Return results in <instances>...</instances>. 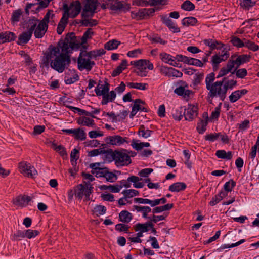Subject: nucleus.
<instances>
[{"instance_id": "nucleus-44", "label": "nucleus", "mask_w": 259, "mask_h": 259, "mask_svg": "<svg viewBox=\"0 0 259 259\" xmlns=\"http://www.w3.org/2000/svg\"><path fill=\"white\" fill-rule=\"evenodd\" d=\"M247 47L248 49L253 51H256L259 49L258 45H256L254 42L248 40L244 38V46Z\"/></svg>"}, {"instance_id": "nucleus-47", "label": "nucleus", "mask_w": 259, "mask_h": 259, "mask_svg": "<svg viewBox=\"0 0 259 259\" xmlns=\"http://www.w3.org/2000/svg\"><path fill=\"white\" fill-rule=\"evenodd\" d=\"M94 32L92 29L88 28L87 30L84 33L82 37L81 38V44L87 42L88 39L91 38L93 35Z\"/></svg>"}, {"instance_id": "nucleus-22", "label": "nucleus", "mask_w": 259, "mask_h": 259, "mask_svg": "<svg viewBox=\"0 0 259 259\" xmlns=\"http://www.w3.org/2000/svg\"><path fill=\"white\" fill-rule=\"evenodd\" d=\"M77 121L79 125L91 127H93L95 125L94 120L85 116L79 117Z\"/></svg>"}, {"instance_id": "nucleus-13", "label": "nucleus", "mask_w": 259, "mask_h": 259, "mask_svg": "<svg viewBox=\"0 0 259 259\" xmlns=\"http://www.w3.org/2000/svg\"><path fill=\"white\" fill-rule=\"evenodd\" d=\"M161 18L162 23L166 25L173 33H178L180 32V28L175 25L169 17L165 15H162L161 16Z\"/></svg>"}, {"instance_id": "nucleus-37", "label": "nucleus", "mask_w": 259, "mask_h": 259, "mask_svg": "<svg viewBox=\"0 0 259 259\" xmlns=\"http://www.w3.org/2000/svg\"><path fill=\"white\" fill-rule=\"evenodd\" d=\"M185 63L189 65H193L199 67H202L203 66V63L200 60L188 57L186 61H185Z\"/></svg>"}, {"instance_id": "nucleus-32", "label": "nucleus", "mask_w": 259, "mask_h": 259, "mask_svg": "<svg viewBox=\"0 0 259 259\" xmlns=\"http://www.w3.org/2000/svg\"><path fill=\"white\" fill-rule=\"evenodd\" d=\"M197 23V20L194 17H185L182 21L183 25L186 26H189L190 25L194 26Z\"/></svg>"}, {"instance_id": "nucleus-15", "label": "nucleus", "mask_w": 259, "mask_h": 259, "mask_svg": "<svg viewBox=\"0 0 259 259\" xmlns=\"http://www.w3.org/2000/svg\"><path fill=\"white\" fill-rule=\"evenodd\" d=\"M48 28V25H45L39 22L34 30V36L37 38H42L47 31Z\"/></svg>"}, {"instance_id": "nucleus-10", "label": "nucleus", "mask_w": 259, "mask_h": 259, "mask_svg": "<svg viewBox=\"0 0 259 259\" xmlns=\"http://www.w3.org/2000/svg\"><path fill=\"white\" fill-rule=\"evenodd\" d=\"M223 54L221 55H215L211 57V63L214 71L218 70L219 64L222 61H225L229 57L227 51H223Z\"/></svg>"}, {"instance_id": "nucleus-43", "label": "nucleus", "mask_w": 259, "mask_h": 259, "mask_svg": "<svg viewBox=\"0 0 259 259\" xmlns=\"http://www.w3.org/2000/svg\"><path fill=\"white\" fill-rule=\"evenodd\" d=\"M152 131L149 130H145V127L143 125H141L140 127L138 134L142 136L145 138H147L150 136Z\"/></svg>"}, {"instance_id": "nucleus-11", "label": "nucleus", "mask_w": 259, "mask_h": 259, "mask_svg": "<svg viewBox=\"0 0 259 259\" xmlns=\"http://www.w3.org/2000/svg\"><path fill=\"white\" fill-rule=\"evenodd\" d=\"M186 113H184L185 120L192 121L195 119L198 115V107L195 105L189 104L186 109Z\"/></svg>"}, {"instance_id": "nucleus-50", "label": "nucleus", "mask_w": 259, "mask_h": 259, "mask_svg": "<svg viewBox=\"0 0 259 259\" xmlns=\"http://www.w3.org/2000/svg\"><path fill=\"white\" fill-rule=\"evenodd\" d=\"M81 24L84 26H94L98 24V21L96 19H84L81 20Z\"/></svg>"}, {"instance_id": "nucleus-2", "label": "nucleus", "mask_w": 259, "mask_h": 259, "mask_svg": "<svg viewBox=\"0 0 259 259\" xmlns=\"http://www.w3.org/2000/svg\"><path fill=\"white\" fill-rule=\"evenodd\" d=\"M92 58L87 51H81L77 59V67L80 71L85 69L87 71L92 70L95 65Z\"/></svg>"}, {"instance_id": "nucleus-54", "label": "nucleus", "mask_w": 259, "mask_h": 259, "mask_svg": "<svg viewBox=\"0 0 259 259\" xmlns=\"http://www.w3.org/2000/svg\"><path fill=\"white\" fill-rule=\"evenodd\" d=\"M94 211L97 215H101L106 213V208L102 205H96L94 208Z\"/></svg>"}, {"instance_id": "nucleus-25", "label": "nucleus", "mask_w": 259, "mask_h": 259, "mask_svg": "<svg viewBox=\"0 0 259 259\" xmlns=\"http://www.w3.org/2000/svg\"><path fill=\"white\" fill-rule=\"evenodd\" d=\"M132 214L127 210H122L119 214L120 221L128 223L132 219Z\"/></svg>"}, {"instance_id": "nucleus-49", "label": "nucleus", "mask_w": 259, "mask_h": 259, "mask_svg": "<svg viewBox=\"0 0 259 259\" xmlns=\"http://www.w3.org/2000/svg\"><path fill=\"white\" fill-rule=\"evenodd\" d=\"M240 6L246 9H249L255 4V2L252 0H240Z\"/></svg>"}, {"instance_id": "nucleus-18", "label": "nucleus", "mask_w": 259, "mask_h": 259, "mask_svg": "<svg viewBox=\"0 0 259 259\" xmlns=\"http://www.w3.org/2000/svg\"><path fill=\"white\" fill-rule=\"evenodd\" d=\"M100 4V3H98V0H87L84 8L87 11H91V15H94L96 12L97 6Z\"/></svg>"}, {"instance_id": "nucleus-35", "label": "nucleus", "mask_w": 259, "mask_h": 259, "mask_svg": "<svg viewBox=\"0 0 259 259\" xmlns=\"http://www.w3.org/2000/svg\"><path fill=\"white\" fill-rule=\"evenodd\" d=\"M132 147L137 150L142 149L144 147H148L150 146V144L148 142L138 143L136 140H133L132 143Z\"/></svg>"}, {"instance_id": "nucleus-8", "label": "nucleus", "mask_w": 259, "mask_h": 259, "mask_svg": "<svg viewBox=\"0 0 259 259\" xmlns=\"http://www.w3.org/2000/svg\"><path fill=\"white\" fill-rule=\"evenodd\" d=\"M64 12L61 18L57 28V32L58 34H61L63 32L67 23L69 16L70 6H68L66 4L63 5Z\"/></svg>"}, {"instance_id": "nucleus-9", "label": "nucleus", "mask_w": 259, "mask_h": 259, "mask_svg": "<svg viewBox=\"0 0 259 259\" xmlns=\"http://www.w3.org/2000/svg\"><path fill=\"white\" fill-rule=\"evenodd\" d=\"M108 6L109 9L113 11L123 10L128 11L131 8L129 4L123 3L119 0H109Z\"/></svg>"}, {"instance_id": "nucleus-36", "label": "nucleus", "mask_w": 259, "mask_h": 259, "mask_svg": "<svg viewBox=\"0 0 259 259\" xmlns=\"http://www.w3.org/2000/svg\"><path fill=\"white\" fill-rule=\"evenodd\" d=\"M144 12L143 9H140L138 12L132 11L131 12V17L133 19H136L138 20H142L145 17Z\"/></svg>"}, {"instance_id": "nucleus-42", "label": "nucleus", "mask_w": 259, "mask_h": 259, "mask_svg": "<svg viewBox=\"0 0 259 259\" xmlns=\"http://www.w3.org/2000/svg\"><path fill=\"white\" fill-rule=\"evenodd\" d=\"M207 124V119L203 120L201 119L199 122L197 123V130L199 133L202 134L203 133L205 130L206 126Z\"/></svg>"}, {"instance_id": "nucleus-14", "label": "nucleus", "mask_w": 259, "mask_h": 259, "mask_svg": "<svg viewBox=\"0 0 259 259\" xmlns=\"http://www.w3.org/2000/svg\"><path fill=\"white\" fill-rule=\"evenodd\" d=\"M127 138H123L119 135L109 136L107 138V142L112 145L120 146L124 142L128 143Z\"/></svg>"}, {"instance_id": "nucleus-12", "label": "nucleus", "mask_w": 259, "mask_h": 259, "mask_svg": "<svg viewBox=\"0 0 259 259\" xmlns=\"http://www.w3.org/2000/svg\"><path fill=\"white\" fill-rule=\"evenodd\" d=\"M31 200V198L27 195H19L13 201V204L16 206L23 207L26 206Z\"/></svg>"}, {"instance_id": "nucleus-64", "label": "nucleus", "mask_w": 259, "mask_h": 259, "mask_svg": "<svg viewBox=\"0 0 259 259\" xmlns=\"http://www.w3.org/2000/svg\"><path fill=\"white\" fill-rule=\"evenodd\" d=\"M104 178L107 181L113 182L116 179V176L112 172H109L108 170L107 171Z\"/></svg>"}, {"instance_id": "nucleus-57", "label": "nucleus", "mask_w": 259, "mask_h": 259, "mask_svg": "<svg viewBox=\"0 0 259 259\" xmlns=\"http://www.w3.org/2000/svg\"><path fill=\"white\" fill-rule=\"evenodd\" d=\"M105 53V51L103 49H99L88 52V53L92 58H96L98 56H100L103 54H104Z\"/></svg>"}, {"instance_id": "nucleus-17", "label": "nucleus", "mask_w": 259, "mask_h": 259, "mask_svg": "<svg viewBox=\"0 0 259 259\" xmlns=\"http://www.w3.org/2000/svg\"><path fill=\"white\" fill-rule=\"evenodd\" d=\"M233 62L232 61L231 59H230L226 65V66L222 67L220 70L218 76H217V78H219L221 77H223L226 74H227L229 72H232L233 71V69L235 67L234 66Z\"/></svg>"}, {"instance_id": "nucleus-56", "label": "nucleus", "mask_w": 259, "mask_h": 259, "mask_svg": "<svg viewBox=\"0 0 259 259\" xmlns=\"http://www.w3.org/2000/svg\"><path fill=\"white\" fill-rule=\"evenodd\" d=\"M135 230L136 231H140L142 232H146L148 231L149 229L147 227L146 223L141 224L138 223L135 226Z\"/></svg>"}, {"instance_id": "nucleus-30", "label": "nucleus", "mask_w": 259, "mask_h": 259, "mask_svg": "<svg viewBox=\"0 0 259 259\" xmlns=\"http://www.w3.org/2000/svg\"><path fill=\"white\" fill-rule=\"evenodd\" d=\"M215 155L219 158L225 159L227 160H230L232 158V154L231 151H229L227 153L224 150H219L217 151Z\"/></svg>"}, {"instance_id": "nucleus-29", "label": "nucleus", "mask_w": 259, "mask_h": 259, "mask_svg": "<svg viewBox=\"0 0 259 259\" xmlns=\"http://www.w3.org/2000/svg\"><path fill=\"white\" fill-rule=\"evenodd\" d=\"M147 68L151 70L153 69V65L149 60L146 59H140L138 60V68Z\"/></svg>"}, {"instance_id": "nucleus-53", "label": "nucleus", "mask_w": 259, "mask_h": 259, "mask_svg": "<svg viewBox=\"0 0 259 259\" xmlns=\"http://www.w3.org/2000/svg\"><path fill=\"white\" fill-rule=\"evenodd\" d=\"M54 16V14L53 13V11L49 10L48 12L46 14L42 20L41 21L39 20V22L41 23H43L45 25H48V23L49 22L50 18H53Z\"/></svg>"}, {"instance_id": "nucleus-63", "label": "nucleus", "mask_w": 259, "mask_h": 259, "mask_svg": "<svg viewBox=\"0 0 259 259\" xmlns=\"http://www.w3.org/2000/svg\"><path fill=\"white\" fill-rule=\"evenodd\" d=\"M115 230L119 232H127L130 227L124 224H118L115 226Z\"/></svg>"}, {"instance_id": "nucleus-52", "label": "nucleus", "mask_w": 259, "mask_h": 259, "mask_svg": "<svg viewBox=\"0 0 259 259\" xmlns=\"http://www.w3.org/2000/svg\"><path fill=\"white\" fill-rule=\"evenodd\" d=\"M102 188L105 190L109 189L112 192L117 193L119 192L120 189L122 188V186H113L109 185L108 186L106 185H103L102 186Z\"/></svg>"}, {"instance_id": "nucleus-21", "label": "nucleus", "mask_w": 259, "mask_h": 259, "mask_svg": "<svg viewBox=\"0 0 259 259\" xmlns=\"http://www.w3.org/2000/svg\"><path fill=\"white\" fill-rule=\"evenodd\" d=\"M15 37V34L11 32H6L5 33H0V41L2 43L14 40Z\"/></svg>"}, {"instance_id": "nucleus-62", "label": "nucleus", "mask_w": 259, "mask_h": 259, "mask_svg": "<svg viewBox=\"0 0 259 259\" xmlns=\"http://www.w3.org/2000/svg\"><path fill=\"white\" fill-rule=\"evenodd\" d=\"M235 185V182L231 179L229 182H226L225 184L224 188L225 191L227 192H231Z\"/></svg>"}, {"instance_id": "nucleus-1", "label": "nucleus", "mask_w": 259, "mask_h": 259, "mask_svg": "<svg viewBox=\"0 0 259 259\" xmlns=\"http://www.w3.org/2000/svg\"><path fill=\"white\" fill-rule=\"evenodd\" d=\"M78 46L76 37L73 32L68 33L64 40L61 39L57 46L50 45L48 51L44 53V63L59 73L63 72L71 63L70 53L72 50Z\"/></svg>"}, {"instance_id": "nucleus-39", "label": "nucleus", "mask_w": 259, "mask_h": 259, "mask_svg": "<svg viewBox=\"0 0 259 259\" xmlns=\"http://www.w3.org/2000/svg\"><path fill=\"white\" fill-rule=\"evenodd\" d=\"M22 14V11L20 9H18L14 11L12 15V23L14 24L15 22H18L20 20Z\"/></svg>"}, {"instance_id": "nucleus-26", "label": "nucleus", "mask_w": 259, "mask_h": 259, "mask_svg": "<svg viewBox=\"0 0 259 259\" xmlns=\"http://www.w3.org/2000/svg\"><path fill=\"white\" fill-rule=\"evenodd\" d=\"M186 188V185L183 182H177L169 187V190L171 192H179L184 190Z\"/></svg>"}, {"instance_id": "nucleus-38", "label": "nucleus", "mask_w": 259, "mask_h": 259, "mask_svg": "<svg viewBox=\"0 0 259 259\" xmlns=\"http://www.w3.org/2000/svg\"><path fill=\"white\" fill-rule=\"evenodd\" d=\"M120 44V41L113 39L106 43L105 45V48L108 50H113L116 49Z\"/></svg>"}, {"instance_id": "nucleus-59", "label": "nucleus", "mask_w": 259, "mask_h": 259, "mask_svg": "<svg viewBox=\"0 0 259 259\" xmlns=\"http://www.w3.org/2000/svg\"><path fill=\"white\" fill-rule=\"evenodd\" d=\"M107 170L108 169L107 168H103L101 167L100 168L96 170L94 172H92V174L95 175L97 177H104Z\"/></svg>"}, {"instance_id": "nucleus-5", "label": "nucleus", "mask_w": 259, "mask_h": 259, "mask_svg": "<svg viewBox=\"0 0 259 259\" xmlns=\"http://www.w3.org/2000/svg\"><path fill=\"white\" fill-rule=\"evenodd\" d=\"M93 187L90 183H84V184L78 185L74 189V195L79 199H81L83 196H85V200L89 201L90 199V194L93 192Z\"/></svg>"}, {"instance_id": "nucleus-41", "label": "nucleus", "mask_w": 259, "mask_h": 259, "mask_svg": "<svg viewBox=\"0 0 259 259\" xmlns=\"http://www.w3.org/2000/svg\"><path fill=\"white\" fill-rule=\"evenodd\" d=\"M225 195L224 192H221L218 195L213 197L212 200L210 201L209 204L211 206H214L221 201Z\"/></svg>"}, {"instance_id": "nucleus-19", "label": "nucleus", "mask_w": 259, "mask_h": 259, "mask_svg": "<svg viewBox=\"0 0 259 259\" xmlns=\"http://www.w3.org/2000/svg\"><path fill=\"white\" fill-rule=\"evenodd\" d=\"M250 58L249 55H241L238 56L235 60H231L234 63V66H236V68H238L241 64L249 62Z\"/></svg>"}, {"instance_id": "nucleus-6", "label": "nucleus", "mask_w": 259, "mask_h": 259, "mask_svg": "<svg viewBox=\"0 0 259 259\" xmlns=\"http://www.w3.org/2000/svg\"><path fill=\"white\" fill-rule=\"evenodd\" d=\"M115 155V163L117 166H127L132 162L130 156L125 149L117 150Z\"/></svg>"}, {"instance_id": "nucleus-48", "label": "nucleus", "mask_w": 259, "mask_h": 259, "mask_svg": "<svg viewBox=\"0 0 259 259\" xmlns=\"http://www.w3.org/2000/svg\"><path fill=\"white\" fill-rule=\"evenodd\" d=\"M215 76L214 73H211L208 74L205 78L206 88H209L211 85H213Z\"/></svg>"}, {"instance_id": "nucleus-23", "label": "nucleus", "mask_w": 259, "mask_h": 259, "mask_svg": "<svg viewBox=\"0 0 259 259\" xmlns=\"http://www.w3.org/2000/svg\"><path fill=\"white\" fill-rule=\"evenodd\" d=\"M223 85L227 92L228 89H231L237 84V81L234 79H229V77H225L222 79Z\"/></svg>"}, {"instance_id": "nucleus-55", "label": "nucleus", "mask_w": 259, "mask_h": 259, "mask_svg": "<svg viewBox=\"0 0 259 259\" xmlns=\"http://www.w3.org/2000/svg\"><path fill=\"white\" fill-rule=\"evenodd\" d=\"M54 149L58 152H59L61 156H64L67 155V153L65 149L61 145L57 146L56 144L53 143L52 144Z\"/></svg>"}, {"instance_id": "nucleus-45", "label": "nucleus", "mask_w": 259, "mask_h": 259, "mask_svg": "<svg viewBox=\"0 0 259 259\" xmlns=\"http://www.w3.org/2000/svg\"><path fill=\"white\" fill-rule=\"evenodd\" d=\"M128 86L131 88L137 89L141 90H145L147 89L148 84L142 83H134L130 82L128 84Z\"/></svg>"}, {"instance_id": "nucleus-28", "label": "nucleus", "mask_w": 259, "mask_h": 259, "mask_svg": "<svg viewBox=\"0 0 259 259\" xmlns=\"http://www.w3.org/2000/svg\"><path fill=\"white\" fill-rule=\"evenodd\" d=\"M39 22V20L35 17L30 19L27 23V27L29 28L28 31L33 33Z\"/></svg>"}, {"instance_id": "nucleus-60", "label": "nucleus", "mask_w": 259, "mask_h": 259, "mask_svg": "<svg viewBox=\"0 0 259 259\" xmlns=\"http://www.w3.org/2000/svg\"><path fill=\"white\" fill-rule=\"evenodd\" d=\"M203 76L204 74L203 73H197L195 74L193 82L194 86H197L200 83Z\"/></svg>"}, {"instance_id": "nucleus-24", "label": "nucleus", "mask_w": 259, "mask_h": 259, "mask_svg": "<svg viewBox=\"0 0 259 259\" xmlns=\"http://www.w3.org/2000/svg\"><path fill=\"white\" fill-rule=\"evenodd\" d=\"M185 111L186 109H183L182 107L175 108L172 109V116L176 120L180 121L183 116L184 115V111Z\"/></svg>"}, {"instance_id": "nucleus-7", "label": "nucleus", "mask_w": 259, "mask_h": 259, "mask_svg": "<svg viewBox=\"0 0 259 259\" xmlns=\"http://www.w3.org/2000/svg\"><path fill=\"white\" fill-rule=\"evenodd\" d=\"M18 168L21 174L28 178H33L37 174V171L34 167L26 161L19 162Z\"/></svg>"}, {"instance_id": "nucleus-4", "label": "nucleus", "mask_w": 259, "mask_h": 259, "mask_svg": "<svg viewBox=\"0 0 259 259\" xmlns=\"http://www.w3.org/2000/svg\"><path fill=\"white\" fill-rule=\"evenodd\" d=\"M225 89L223 82L215 81L213 85L207 89L209 91L208 98L213 99L214 97H219L221 101H223L226 98L227 93Z\"/></svg>"}, {"instance_id": "nucleus-3", "label": "nucleus", "mask_w": 259, "mask_h": 259, "mask_svg": "<svg viewBox=\"0 0 259 259\" xmlns=\"http://www.w3.org/2000/svg\"><path fill=\"white\" fill-rule=\"evenodd\" d=\"M109 84L107 82V79L105 78L104 80V84L102 88V90H100V88L96 87L95 91L97 96H102L103 99L102 104L106 105L109 102H113L116 97V93L114 91H111L109 93Z\"/></svg>"}, {"instance_id": "nucleus-61", "label": "nucleus", "mask_w": 259, "mask_h": 259, "mask_svg": "<svg viewBox=\"0 0 259 259\" xmlns=\"http://www.w3.org/2000/svg\"><path fill=\"white\" fill-rule=\"evenodd\" d=\"M79 153V151L76 149H74L71 152L70 157H71V162H72V164L74 165V164H76V160L78 159L79 156H78V154Z\"/></svg>"}, {"instance_id": "nucleus-27", "label": "nucleus", "mask_w": 259, "mask_h": 259, "mask_svg": "<svg viewBox=\"0 0 259 259\" xmlns=\"http://www.w3.org/2000/svg\"><path fill=\"white\" fill-rule=\"evenodd\" d=\"M127 66V61L126 60H123L121 64L115 69L112 73V76H116L120 74L123 70L125 69Z\"/></svg>"}, {"instance_id": "nucleus-58", "label": "nucleus", "mask_w": 259, "mask_h": 259, "mask_svg": "<svg viewBox=\"0 0 259 259\" xmlns=\"http://www.w3.org/2000/svg\"><path fill=\"white\" fill-rule=\"evenodd\" d=\"M25 237L29 239L36 237L39 233L37 230H32L30 229L26 230L24 231Z\"/></svg>"}, {"instance_id": "nucleus-33", "label": "nucleus", "mask_w": 259, "mask_h": 259, "mask_svg": "<svg viewBox=\"0 0 259 259\" xmlns=\"http://www.w3.org/2000/svg\"><path fill=\"white\" fill-rule=\"evenodd\" d=\"M75 131L73 135L75 139L83 141L86 139V134L83 130L76 128Z\"/></svg>"}, {"instance_id": "nucleus-16", "label": "nucleus", "mask_w": 259, "mask_h": 259, "mask_svg": "<svg viewBox=\"0 0 259 259\" xmlns=\"http://www.w3.org/2000/svg\"><path fill=\"white\" fill-rule=\"evenodd\" d=\"M81 5L79 1L72 2L70 5L69 16L71 18L76 17L80 12Z\"/></svg>"}, {"instance_id": "nucleus-34", "label": "nucleus", "mask_w": 259, "mask_h": 259, "mask_svg": "<svg viewBox=\"0 0 259 259\" xmlns=\"http://www.w3.org/2000/svg\"><path fill=\"white\" fill-rule=\"evenodd\" d=\"M116 152L117 150L113 151L111 149L107 150H103L102 154H105L106 159H107L108 161H111L112 160L115 161Z\"/></svg>"}, {"instance_id": "nucleus-51", "label": "nucleus", "mask_w": 259, "mask_h": 259, "mask_svg": "<svg viewBox=\"0 0 259 259\" xmlns=\"http://www.w3.org/2000/svg\"><path fill=\"white\" fill-rule=\"evenodd\" d=\"M231 41L234 46L239 48L244 46V39L242 40L237 37L233 36L232 37Z\"/></svg>"}, {"instance_id": "nucleus-31", "label": "nucleus", "mask_w": 259, "mask_h": 259, "mask_svg": "<svg viewBox=\"0 0 259 259\" xmlns=\"http://www.w3.org/2000/svg\"><path fill=\"white\" fill-rule=\"evenodd\" d=\"M238 68H236V66L234 68V70L233 72H231V75L229 76H231V75H233L235 73H236V75L237 77L240 78H244L247 74V70L245 68H241L237 69Z\"/></svg>"}, {"instance_id": "nucleus-46", "label": "nucleus", "mask_w": 259, "mask_h": 259, "mask_svg": "<svg viewBox=\"0 0 259 259\" xmlns=\"http://www.w3.org/2000/svg\"><path fill=\"white\" fill-rule=\"evenodd\" d=\"M122 193L124 195L125 198H130L139 195V192L134 189H128L124 190Z\"/></svg>"}, {"instance_id": "nucleus-40", "label": "nucleus", "mask_w": 259, "mask_h": 259, "mask_svg": "<svg viewBox=\"0 0 259 259\" xmlns=\"http://www.w3.org/2000/svg\"><path fill=\"white\" fill-rule=\"evenodd\" d=\"M181 8L184 10L190 11L194 10L195 6L191 2L187 0L181 5Z\"/></svg>"}, {"instance_id": "nucleus-20", "label": "nucleus", "mask_w": 259, "mask_h": 259, "mask_svg": "<svg viewBox=\"0 0 259 259\" xmlns=\"http://www.w3.org/2000/svg\"><path fill=\"white\" fill-rule=\"evenodd\" d=\"M32 33L27 31L21 34L18 37L17 44L19 45H23L28 42L32 36Z\"/></svg>"}]
</instances>
